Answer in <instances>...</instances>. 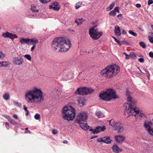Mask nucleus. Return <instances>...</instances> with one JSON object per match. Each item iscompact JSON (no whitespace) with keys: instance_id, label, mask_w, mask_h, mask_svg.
Segmentation results:
<instances>
[{"instance_id":"30","label":"nucleus","mask_w":153,"mask_h":153,"mask_svg":"<svg viewBox=\"0 0 153 153\" xmlns=\"http://www.w3.org/2000/svg\"><path fill=\"white\" fill-rule=\"evenodd\" d=\"M84 20H75V22L79 26L82 24Z\"/></svg>"},{"instance_id":"3","label":"nucleus","mask_w":153,"mask_h":153,"mask_svg":"<svg viewBox=\"0 0 153 153\" xmlns=\"http://www.w3.org/2000/svg\"><path fill=\"white\" fill-rule=\"evenodd\" d=\"M120 71V68L115 65L106 67L101 72V75L108 78L115 76Z\"/></svg>"},{"instance_id":"2","label":"nucleus","mask_w":153,"mask_h":153,"mask_svg":"<svg viewBox=\"0 0 153 153\" xmlns=\"http://www.w3.org/2000/svg\"><path fill=\"white\" fill-rule=\"evenodd\" d=\"M52 47L54 50L62 52L67 51L71 46V43L69 39H66L61 37L55 38L51 43Z\"/></svg>"},{"instance_id":"33","label":"nucleus","mask_w":153,"mask_h":153,"mask_svg":"<svg viewBox=\"0 0 153 153\" xmlns=\"http://www.w3.org/2000/svg\"><path fill=\"white\" fill-rule=\"evenodd\" d=\"M82 2L81 1H79L76 4L75 8L76 9H78L80 7V6L82 4Z\"/></svg>"},{"instance_id":"20","label":"nucleus","mask_w":153,"mask_h":153,"mask_svg":"<svg viewBox=\"0 0 153 153\" xmlns=\"http://www.w3.org/2000/svg\"><path fill=\"white\" fill-rule=\"evenodd\" d=\"M20 42L22 44H26L27 45L30 44V39H24V38H21L19 39Z\"/></svg>"},{"instance_id":"61","label":"nucleus","mask_w":153,"mask_h":153,"mask_svg":"<svg viewBox=\"0 0 153 153\" xmlns=\"http://www.w3.org/2000/svg\"><path fill=\"white\" fill-rule=\"evenodd\" d=\"M26 111V112L25 114V115H26V116H27L29 114V112L28 110H27V111Z\"/></svg>"},{"instance_id":"39","label":"nucleus","mask_w":153,"mask_h":153,"mask_svg":"<svg viewBox=\"0 0 153 153\" xmlns=\"http://www.w3.org/2000/svg\"><path fill=\"white\" fill-rule=\"evenodd\" d=\"M128 33H129L134 36H136L137 35V34L136 33L133 32L131 30H129L128 31Z\"/></svg>"},{"instance_id":"54","label":"nucleus","mask_w":153,"mask_h":153,"mask_svg":"<svg viewBox=\"0 0 153 153\" xmlns=\"http://www.w3.org/2000/svg\"><path fill=\"white\" fill-rule=\"evenodd\" d=\"M149 55L151 57L153 58V53L152 52H150L149 53Z\"/></svg>"},{"instance_id":"59","label":"nucleus","mask_w":153,"mask_h":153,"mask_svg":"<svg viewBox=\"0 0 153 153\" xmlns=\"http://www.w3.org/2000/svg\"><path fill=\"white\" fill-rule=\"evenodd\" d=\"M24 133L25 134H27V133H28V134H31V132L29 130H28L27 131H25L24 132Z\"/></svg>"},{"instance_id":"43","label":"nucleus","mask_w":153,"mask_h":153,"mask_svg":"<svg viewBox=\"0 0 153 153\" xmlns=\"http://www.w3.org/2000/svg\"><path fill=\"white\" fill-rule=\"evenodd\" d=\"M123 54H124L126 56V59H129L130 58V54L129 55L127 54L126 53H123Z\"/></svg>"},{"instance_id":"42","label":"nucleus","mask_w":153,"mask_h":153,"mask_svg":"<svg viewBox=\"0 0 153 153\" xmlns=\"http://www.w3.org/2000/svg\"><path fill=\"white\" fill-rule=\"evenodd\" d=\"M148 132L150 135L153 136V127H152L150 130H149Z\"/></svg>"},{"instance_id":"45","label":"nucleus","mask_w":153,"mask_h":153,"mask_svg":"<svg viewBox=\"0 0 153 153\" xmlns=\"http://www.w3.org/2000/svg\"><path fill=\"white\" fill-rule=\"evenodd\" d=\"M5 57V55L1 52L0 51V59L3 58Z\"/></svg>"},{"instance_id":"50","label":"nucleus","mask_w":153,"mask_h":153,"mask_svg":"<svg viewBox=\"0 0 153 153\" xmlns=\"http://www.w3.org/2000/svg\"><path fill=\"white\" fill-rule=\"evenodd\" d=\"M153 3V1L152 0H149L148 1V5H150Z\"/></svg>"},{"instance_id":"47","label":"nucleus","mask_w":153,"mask_h":153,"mask_svg":"<svg viewBox=\"0 0 153 153\" xmlns=\"http://www.w3.org/2000/svg\"><path fill=\"white\" fill-rule=\"evenodd\" d=\"M119 9H120V7H115L114 8V10L115 12H119Z\"/></svg>"},{"instance_id":"41","label":"nucleus","mask_w":153,"mask_h":153,"mask_svg":"<svg viewBox=\"0 0 153 153\" xmlns=\"http://www.w3.org/2000/svg\"><path fill=\"white\" fill-rule=\"evenodd\" d=\"M112 37L114 39L115 41L118 44H119L120 45H121L120 42L115 37L112 36Z\"/></svg>"},{"instance_id":"19","label":"nucleus","mask_w":153,"mask_h":153,"mask_svg":"<svg viewBox=\"0 0 153 153\" xmlns=\"http://www.w3.org/2000/svg\"><path fill=\"white\" fill-rule=\"evenodd\" d=\"M84 87L81 88H80L77 89V90L75 92V93L76 94L80 95L85 94V91Z\"/></svg>"},{"instance_id":"58","label":"nucleus","mask_w":153,"mask_h":153,"mask_svg":"<svg viewBox=\"0 0 153 153\" xmlns=\"http://www.w3.org/2000/svg\"><path fill=\"white\" fill-rule=\"evenodd\" d=\"M35 48V45H33V46L31 48L30 51H33Z\"/></svg>"},{"instance_id":"62","label":"nucleus","mask_w":153,"mask_h":153,"mask_svg":"<svg viewBox=\"0 0 153 153\" xmlns=\"http://www.w3.org/2000/svg\"><path fill=\"white\" fill-rule=\"evenodd\" d=\"M122 33L123 34L125 35L126 33V32L124 30H123L122 31Z\"/></svg>"},{"instance_id":"13","label":"nucleus","mask_w":153,"mask_h":153,"mask_svg":"<svg viewBox=\"0 0 153 153\" xmlns=\"http://www.w3.org/2000/svg\"><path fill=\"white\" fill-rule=\"evenodd\" d=\"M24 61L21 57H15L13 60V63L16 65H19L22 64Z\"/></svg>"},{"instance_id":"25","label":"nucleus","mask_w":153,"mask_h":153,"mask_svg":"<svg viewBox=\"0 0 153 153\" xmlns=\"http://www.w3.org/2000/svg\"><path fill=\"white\" fill-rule=\"evenodd\" d=\"M39 42L38 40L36 39L32 38L30 39V44H32L33 45H35Z\"/></svg>"},{"instance_id":"57","label":"nucleus","mask_w":153,"mask_h":153,"mask_svg":"<svg viewBox=\"0 0 153 153\" xmlns=\"http://www.w3.org/2000/svg\"><path fill=\"white\" fill-rule=\"evenodd\" d=\"M23 108H24V110L25 111H27V107L25 105H24L23 106Z\"/></svg>"},{"instance_id":"17","label":"nucleus","mask_w":153,"mask_h":153,"mask_svg":"<svg viewBox=\"0 0 153 153\" xmlns=\"http://www.w3.org/2000/svg\"><path fill=\"white\" fill-rule=\"evenodd\" d=\"M113 151L116 153H118L122 150L116 144H114L112 148Z\"/></svg>"},{"instance_id":"48","label":"nucleus","mask_w":153,"mask_h":153,"mask_svg":"<svg viewBox=\"0 0 153 153\" xmlns=\"http://www.w3.org/2000/svg\"><path fill=\"white\" fill-rule=\"evenodd\" d=\"M3 116L7 119L9 121L11 118L9 116L4 115Z\"/></svg>"},{"instance_id":"60","label":"nucleus","mask_w":153,"mask_h":153,"mask_svg":"<svg viewBox=\"0 0 153 153\" xmlns=\"http://www.w3.org/2000/svg\"><path fill=\"white\" fill-rule=\"evenodd\" d=\"M136 6L137 7H140L141 6V5L140 4H137L136 5Z\"/></svg>"},{"instance_id":"1","label":"nucleus","mask_w":153,"mask_h":153,"mask_svg":"<svg viewBox=\"0 0 153 153\" xmlns=\"http://www.w3.org/2000/svg\"><path fill=\"white\" fill-rule=\"evenodd\" d=\"M25 99L27 102L38 104L43 100L44 97L40 89L34 87L25 93Z\"/></svg>"},{"instance_id":"21","label":"nucleus","mask_w":153,"mask_h":153,"mask_svg":"<svg viewBox=\"0 0 153 153\" xmlns=\"http://www.w3.org/2000/svg\"><path fill=\"white\" fill-rule=\"evenodd\" d=\"M152 124V123L150 122H145L144 123V126L148 132L149 131V130H150L152 127L151 126V125Z\"/></svg>"},{"instance_id":"10","label":"nucleus","mask_w":153,"mask_h":153,"mask_svg":"<svg viewBox=\"0 0 153 153\" xmlns=\"http://www.w3.org/2000/svg\"><path fill=\"white\" fill-rule=\"evenodd\" d=\"M132 93L128 91V89H126V95L127 97V101L128 102H131V103H129L128 104V108H129V104H131L133 105V106H134V104L135 102L133 99L132 97Z\"/></svg>"},{"instance_id":"53","label":"nucleus","mask_w":153,"mask_h":153,"mask_svg":"<svg viewBox=\"0 0 153 153\" xmlns=\"http://www.w3.org/2000/svg\"><path fill=\"white\" fill-rule=\"evenodd\" d=\"M138 61L141 63H143L144 62V59L143 58H140L138 59Z\"/></svg>"},{"instance_id":"24","label":"nucleus","mask_w":153,"mask_h":153,"mask_svg":"<svg viewBox=\"0 0 153 153\" xmlns=\"http://www.w3.org/2000/svg\"><path fill=\"white\" fill-rule=\"evenodd\" d=\"M78 103L80 106H83L84 105L85 100L83 97L79 98L77 100Z\"/></svg>"},{"instance_id":"11","label":"nucleus","mask_w":153,"mask_h":153,"mask_svg":"<svg viewBox=\"0 0 153 153\" xmlns=\"http://www.w3.org/2000/svg\"><path fill=\"white\" fill-rule=\"evenodd\" d=\"M105 126L103 127L98 126L94 129L90 128L89 131H92V133L95 134L98 133L101 131H104L105 129Z\"/></svg>"},{"instance_id":"64","label":"nucleus","mask_w":153,"mask_h":153,"mask_svg":"<svg viewBox=\"0 0 153 153\" xmlns=\"http://www.w3.org/2000/svg\"><path fill=\"white\" fill-rule=\"evenodd\" d=\"M151 28H152V30H153V25H151Z\"/></svg>"},{"instance_id":"32","label":"nucleus","mask_w":153,"mask_h":153,"mask_svg":"<svg viewBox=\"0 0 153 153\" xmlns=\"http://www.w3.org/2000/svg\"><path fill=\"white\" fill-rule=\"evenodd\" d=\"M114 3L111 4L110 6L108 7H107L106 8V9L108 11H109L112 9L113 7L114 6Z\"/></svg>"},{"instance_id":"6","label":"nucleus","mask_w":153,"mask_h":153,"mask_svg":"<svg viewBox=\"0 0 153 153\" xmlns=\"http://www.w3.org/2000/svg\"><path fill=\"white\" fill-rule=\"evenodd\" d=\"M126 112L128 116L133 115L135 117H145V115L143 113L140 112L133 105L131 104H129V108L126 110Z\"/></svg>"},{"instance_id":"56","label":"nucleus","mask_w":153,"mask_h":153,"mask_svg":"<svg viewBox=\"0 0 153 153\" xmlns=\"http://www.w3.org/2000/svg\"><path fill=\"white\" fill-rule=\"evenodd\" d=\"M122 43L124 44H125L126 45H127L128 44V42L127 41H123L122 42Z\"/></svg>"},{"instance_id":"4","label":"nucleus","mask_w":153,"mask_h":153,"mask_svg":"<svg viewBox=\"0 0 153 153\" xmlns=\"http://www.w3.org/2000/svg\"><path fill=\"white\" fill-rule=\"evenodd\" d=\"M62 114L64 120L68 121L72 120L75 117V110L72 106H65L63 108Z\"/></svg>"},{"instance_id":"12","label":"nucleus","mask_w":153,"mask_h":153,"mask_svg":"<svg viewBox=\"0 0 153 153\" xmlns=\"http://www.w3.org/2000/svg\"><path fill=\"white\" fill-rule=\"evenodd\" d=\"M2 36L4 38H9L12 40H13L18 37L16 34H13L8 32L3 33Z\"/></svg>"},{"instance_id":"35","label":"nucleus","mask_w":153,"mask_h":153,"mask_svg":"<svg viewBox=\"0 0 153 153\" xmlns=\"http://www.w3.org/2000/svg\"><path fill=\"white\" fill-rule=\"evenodd\" d=\"M13 103L14 105L17 107H20L21 105V103L16 101H13Z\"/></svg>"},{"instance_id":"38","label":"nucleus","mask_w":153,"mask_h":153,"mask_svg":"<svg viewBox=\"0 0 153 153\" xmlns=\"http://www.w3.org/2000/svg\"><path fill=\"white\" fill-rule=\"evenodd\" d=\"M34 118L36 120H39L40 119V115L39 114H36L34 116Z\"/></svg>"},{"instance_id":"52","label":"nucleus","mask_w":153,"mask_h":153,"mask_svg":"<svg viewBox=\"0 0 153 153\" xmlns=\"http://www.w3.org/2000/svg\"><path fill=\"white\" fill-rule=\"evenodd\" d=\"M149 39L150 42L152 43H153V37H149Z\"/></svg>"},{"instance_id":"26","label":"nucleus","mask_w":153,"mask_h":153,"mask_svg":"<svg viewBox=\"0 0 153 153\" xmlns=\"http://www.w3.org/2000/svg\"><path fill=\"white\" fill-rule=\"evenodd\" d=\"M30 9L33 12H38L39 11V10L36 9V5L34 4H32L31 5Z\"/></svg>"},{"instance_id":"40","label":"nucleus","mask_w":153,"mask_h":153,"mask_svg":"<svg viewBox=\"0 0 153 153\" xmlns=\"http://www.w3.org/2000/svg\"><path fill=\"white\" fill-rule=\"evenodd\" d=\"M9 121L11 123L14 125H16L17 124V123H16V122L12 118Z\"/></svg>"},{"instance_id":"22","label":"nucleus","mask_w":153,"mask_h":153,"mask_svg":"<svg viewBox=\"0 0 153 153\" xmlns=\"http://www.w3.org/2000/svg\"><path fill=\"white\" fill-rule=\"evenodd\" d=\"M114 32L116 36H120L121 34L120 29L119 26L117 25L115 26Z\"/></svg>"},{"instance_id":"49","label":"nucleus","mask_w":153,"mask_h":153,"mask_svg":"<svg viewBox=\"0 0 153 153\" xmlns=\"http://www.w3.org/2000/svg\"><path fill=\"white\" fill-rule=\"evenodd\" d=\"M5 127H6V128L8 130L9 129L10 126H9L7 123L6 122L5 123Z\"/></svg>"},{"instance_id":"16","label":"nucleus","mask_w":153,"mask_h":153,"mask_svg":"<svg viewBox=\"0 0 153 153\" xmlns=\"http://www.w3.org/2000/svg\"><path fill=\"white\" fill-rule=\"evenodd\" d=\"M125 137L121 135L116 136L115 137L116 141L119 143H122L124 140Z\"/></svg>"},{"instance_id":"23","label":"nucleus","mask_w":153,"mask_h":153,"mask_svg":"<svg viewBox=\"0 0 153 153\" xmlns=\"http://www.w3.org/2000/svg\"><path fill=\"white\" fill-rule=\"evenodd\" d=\"M78 123L80 124V126L82 128L85 130H88L89 127L86 123Z\"/></svg>"},{"instance_id":"63","label":"nucleus","mask_w":153,"mask_h":153,"mask_svg":"<svg viewBox=\"0 0 153 153\" xmlns=\"http://www.w3.org/2000/svg\"><path fill=\"white\" fill-rule=\"evenodd\" d=\"M63 143H64L67 144L68 143V141H67V140H64L63 141Z\"/></svg>"},{"instance_id":"34","label":"nucleus","mask_w":153,"mask_h":153,"mask_svg":"<svg viewBox=\"0 0 153 153\" xmlns=\"http://www.w3.org/2000/svg\"><path fill=\"white\" fill-rule=\"evenodd\" d=\"M24 56L28 60L31 61V56L29 54H26Z\"/></svg>"},{"instance_id":"31","label":"nucleus","mask_w":153,"mask_h":153,"mask_svg":"<svg viewBox=\"0 0 153 153\" xmlns=\"http://www.w3.org/2000/svg\"><path fill=\"white\" fill-rule=\"evenodd\" d=\"M2 62V67H6L9 64L8 62Z\"/></svg>"},{"instance_id":"9","label":"nucleus","mask_w":153,"mask_h":153,"mask_svg":"<svg viewBox=\"0 0 153 153\" xmlns=\"http://www.w3.org/2000/svg\"><path fill=\"white\" fill-rule=\"evenodd\" d=\"M88 117V115L85 112H80L78 114L76 120V121L77 123H82L86 121Z\"/></svg>"},{"instance_id":"51","label":"nucleus","mask_w":153,"mask_h":153,"mask_svg":"<svg viewBox=\"0 0 153 153\" xmlns=\"http://www.w3.org/2000/svg\"><path fill=\"white\" fill-rule=\"evenodd\" d=\"M145 71L147 73V76L148 78V79H149V77H150V75L149 72L147 70H145Z\"/></svg>"},{"instance_id":"46","label":"nucleus","mask_w":153,"mask_h":153,"mask_svg":"<svg viewBox=\"0 0 153 153\" xmlns=\"http://www.w3.org/2000/svg\"><path fill=\"white\" fill-rule=\"evenodd\" d=\"M58 133L57 131L55 129H53L52 131V133L53 134L55 135L57 134Z\"/></svg>"},{"instance_id":"8","label":"nucleus","mask_w":153,"mask_h":153,"mask_svg":"<svg viewBox=\"0 0 153 153\" xmlns=\"http://www.w3.org/2000/svg\"><path fill=\"white\" fill-rule=\"evenodd\" d=\"M102 32L98 31L96 29V26H93L89 30L90 36L94 40L99 39L102 35Z\"/></svg>"},{"instance_id":"7","label":"nucleus","mask_w":153,"mask_h":153,"mask_svg":"<svg viewBox=\"0 0 153 153\" xmlns=\"http://www.w3.org/2000/svg\"><path fill=\"white\" fill-rule=\"evenodd\" d=\"M109 124L118 133L123 132L124 130L123 124L120 121H114L111 120H109Z\"/></svg>"},{"instance_id":"15","label":"nucleus","mask_w":153,"mask_h":153,"mask_svg":"<svg viewBox=\"0 0 153 153\" xmlns=\"http://www.w3.org/2000/svg\"><path fill=\"white\" fill-rule=\"evenodd\" d=\"M60 8V6L56 2H54L52 5L49 6V8L53 9L54 10H58Z\"/></svg>"},{"instance_id":"18","label":"nucleus","mask_w":153,"mask_h":153,"mask_svg":"<svg viewBox=\"0 0 153 153\" xmlns=\"http://www.w3.org/2000/svg\"><path fill=\"white\" fill-rule=\"evenodd\" d=\"M84 89L85 95H87L92 93L94 91V90L91 88L84 87Z\"/></svg>"},{"instance_id":"5","label":"nucleus","mask_w":153,"mask_h":153,"mask_svg":"<svg viewBox=\"0 0 153 153\" xmlns=\"http://www.w3.org/2000/svg\"><path fill=\"white\" fill-rule=\"evenodd\" d=\"M99 97L102 100L106 101H109L117 97L115 91L112 89H107L105 91H101Z\"/></svg>"},{"instance_id":"14","label":"nucleus","mask_w":153,"mask_h":153,"mask_svg":"<svg viewBox=\"0 0 153 153\" xmlns=\"http://www.w3.org/2000/svg\"><path fill=\"white\" fill-rule=\"evenodd\" d=\"M97 142H103L107 144L111 143V140L109 137H105L98 138L97 139Z\"/></svg>"},{"instance_id":"29","label":"nucleus","mask_w":153,"mask_h":153,"mask_svg":"<svg viewBox=\"0 0 153 153\" xmlns=\"http://www.w3.org/2000/svg\"><path fill=\"white\" fill-rule=\"evenodd\" d=\"M130 57L134 59H135L137 58L135 53L133 52H131L130 53Z\"/></svg>"},{"instance_id":"55","label":"nucleus","mask_w":153,"mask_h":153,"mask_svg":"<svg viewBox=\"0 0 153 153\" xmlns=\"http://www.w3.org/2000/svg\"><path fill=\"white\" fill-rule=\"evenodd\" d=\"M13 117L14 118V119H18V117L17 116L16 114H13Z\"/></svg>"},{"instance_id":"36","label":"nucleus","mask_w":153,"mask_h":153,"mask_svg":"<svg viewBox=\"0 0 153 153\" xmlns=\"http://www.w3.org/2000/svg\"><path fill=\"white\" fill-rule=\"evenodd\" d=\"M140 45L143 48H146V44L143 42H141L139 43Z\"/></svg>"},{"instance_id":"28","label":"nucleus","mask_w":153,"mask_h":153,"mask_svg":"<svg viewBox=\"0 0 153 153\" xmlns=\"http://www.w3.org/2000/svg\"><path fill=\"white\" fill-rule=\"evenodd\" d=\"M3 98L6 100L9 99L10 95L9 93H5L3 96Z\"/></svg>"},{"instance_id":"27","label":"nucleus","mask_w":153,"mask_h":153,"mask_svg":"<svg viewBox=\"0 0 153 153\" xmlns=\"http://www.w3.org/2000/svg\"><path fill=\"white\" fill-rule=\"evenodd\" d=\"M96 116L98 118H102L104 116L103 115L100 111H98L96 113Z\"/></svg>"},{"instance_id":"44","label":"nucleus","mask_w":153,"mask_h":153,"mask_svg":"<svg viewBox=\"0 0 153 153\" xmlns=\"http://www.w3.org/2000/svg\"><path fill=\"white\" fill-rule=\"evenodd\" d=\"M41 2L43 3H46L49 2L51 0H40Z\"/></svg>"},{"instance_id":"37","label":"nucleus","mask_w":153,"mask_h":153,"mask_svg":"<svg viewBox=\"0 0 153 153\" xmlns=\"http://www.w3.org/2000/svg\"><path fill=\"white\" fill-rule=\"evenodd\" d=\"M109 14L110 16H115L116 15V13L114 10H112L109 12Z\"/></svg>"}]
</instances>
